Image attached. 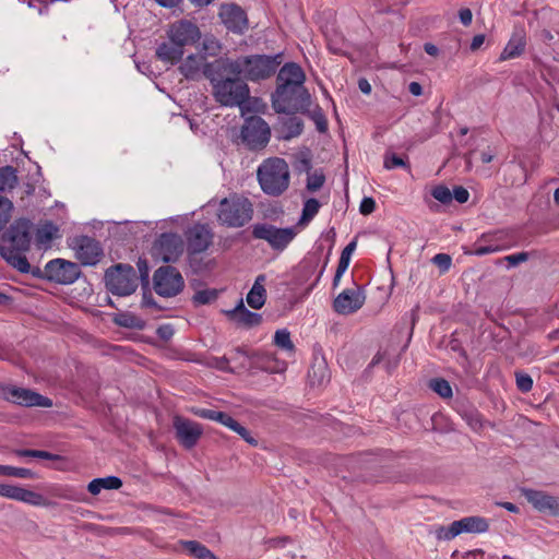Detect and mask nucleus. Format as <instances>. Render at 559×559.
Instances as JSON below:
<instances>
[{
  "label": "nucleus",
  "mask_w": 559,
  "mask_h": 559,
  "mask_svg": "<svg viewBox=\"0 0 559 559\" xmlns=\"http://www.w3.org/2000/svg\"><path fill=\"white\" fill-rule=\"evenodd\" d=\"M469 192L462 186H457L453 189L452 199H455L459 203H465L468 201Z\"/></svg>",
  "instance_id": "57"
},
{
  "label": "nucleus",
  "mask_w": 559,
  "mask_h": 559,
  "mask_svg": "<svg viewBox=\"0 0 559 559\" xmlns=\"http://www.w3.org/2000/svg\"><path fill=\"white\" fill-rule=\"evenodd\" d=\"M358 87L361 91V93H364L366 95H369L371 93V85L367 79H364V78L359 79Z\"/></svg>",
  "instance_id": "64"
},
{
  "label": "nucleus",
  "mask_w": 559,
  "mask_h": 559,
  "mask_svg": "<svg viewBox=\"0 0 559 559\" xmlns=\"http://www.w3.org/2000/svg\"><path fill=\"white\" fill-rule=\"evenodd\" d=\"M204 57L200 55H190L180 64V72L190 80H194L200 76L201 70L204 71Z\"/></svg>",
  "instance_id": "27"
},
{
  "label": "nucleus",
  "mask_w": 559,
  "mask_h": 559,
  "mask_svg": "<svg viewBox=\"0 0 559 559\" xmlns=\"http://www.w3.org/2000/svg\"><path fill=\"white\" fill-rule=\"evenodd\" d=\"M0 475L19 477V478H34L35 473L28 468L13 467L9 465H0Z\"/></svg>",
  "instance_id": "37"
},
{
  "label": "nucleus",
  "mask_w": 559,
  "mask_h": 559,
  "mask_svg": "<svg viewBox=\"0 0 559 559\" xmlns=\"http://www.w3.org/2000/svg\"><path fill=\"white\" fill-rule=\"evenodd\" d=\"M459 17L464 26H468L472 23L473 13L468 8H464L460 10Z\"/></svg>",
  "instance_id": "62"
},
{
  "label": "nucleus",
  "mask_w": 559,
  "mask_h": 559,
  "mask_svg": "<svg viewBox=\"0 0 559 559\" xmlns=\"http://www.w3.org/2000/svg\"><path fill=\"white\" fill-rule=\"evenodd\" d=\"M272 106L280 114L305 112L310 106V94L305 87L304 93H301L297 88L289 86L282 95L280 87H276L272 96Z\"/></svg>",
  "instance_id": "8"
},
{
  "label": "nucleus",
  "mask_w": 559,
  "mask_h": 559,
  "mask_svg": "<svg viewBox=\"0 0 559 559\" xmlns=\"http://www.w3.org/2000/svg\"><path fill=\"white\" fill-rule=\"evenodd\" d=\"M72 248L75 258L83 265H96L103 257V249L99 242L87 236H80L73 240Z\"/></svg>",
  "instance_id": "15"
},
{
  "label": "nucleus",
  "mask_w": 559,
  "mask_h": 559,
  "mask_svg": "<svg viewBox=\"0 0 559 559\" xmlns=\"http://www.w3.org/2000/svg\"><path fill=\"white\" fill-rule=\"evenodd\" d=\"M15 454L23 457H35L51 461H58L61 459V456L58 454H53L41 450H16Z\"/></svg>",
  "instance_id": "41"
},
{
  "label": "nucleus",
  "mask_w": 559,
  "mask_h": 559,
  "mask_svg": "<svg viewBox=\"0 0 559 559\" xmlns=\"http://www.w3.org/2000/svg\"><path fill=\"white\" fill-rule=\"evenodd\" d=\"M325 177L322 171H314L313 174H308L307 178V189L311 192L318 191L324 185Z\"/></svg>",
  "instance_id": "45"
},
{
  "label": "nucleus",
  "mask_w": 559,
  "mask_h": 559,
  "mask_svg": "<svg viewBox=\"0 0 559 559\" xmlns=\"http://www.w3.org/2000/svg\"><path fill=\"white\" fill-rule=\"evenodd\" d=\"M525 46L526 40L524 34L514 33L502 50L499 60L506 61L521 56L525 50Z\"/></svg>",
  "instance_id": "26"
},
{
  "label": "nucleus",
  "mask_w": 559,
  "mask_h": 559,
  "mask_svg": "<svg viewBox=\"0 0 559 559\" xmlns=\"http://www.w3.org/2000/svg\"><path fill=\"white\" fill-rule=\"evenodd\" d=\"M59 229L51 222H47L37 228L35 239L38 246H47L57 237Z\"/></svg>",
  "instance_id": "30"
},
{
  "label": "nucleus",
  "mask_w": 559,
  "mask_h": 559,
  "mask_svg": "<svg viewBox=\"0 0 559 559\" xmlns=\"http://www.w3.org/2000/svg\"><path fill=\"white\" fill-rule=\"evenodd\" d=\"M153 285L156 294L162 297L177 296L185 287L180 272L170 265L158 267L153 275Z\"/></svg>",
  "instance_id": "9"
},
{
  "label": "nucleus",
  "mask_w": 559,
  "mask_h": 559,
  "mask_svg": "<svg viewBox=\"0 0 559 559\" xmlns=\"http://www.w3.org/2000/svg\"><path fill=\"white\" fill-rule=\"evenodd\" d=\"M308 378L311 385H323L329 381L326 366L324 364H319L318 366L312 367L308 373Z\"/></svg>",
  "instance_id": "36"
},
{
  "label": "nucleus",
  "mask_w": 559,
  "mask_h": 559,
  "mask_svg": "<svg viewBox=\"0 0 559 559\" xmlns=\"http://www.w3.org/2000/svg\"><path fill=\"white\" fill-rule=\"evenodd\" d=\"M522 493L536 510L554 515L559 514V498L533 489H523Z\"/></svg>",
  "instance_id": "21"
},
{
  "label": "nucleus",
  "mask_w": 559,
  "mask_h": 559,
  "mask_svg": "<svg viewBox=\"0 0 559 559\" xmlns=\"http://www.w3.org/2000/svg\"><path fill=\"white\" fill-rule=\"evenodd\" d=\"M252 204L246 198L223 199L218 209V221L229 227H241L252 218Z\"/></svg>",
  "instance_id": "5"
},
{
  "label": "nucleus",
  "mask_w": 559,
  "mask_h": 559,
  "mask_svg": "<svg viewBox=\"0 0 559 559\" xmlns=\"http://www.w3.org/2000/svg\"><path fill=\"white\" fill-rule=\"evenodd\" d=\"M429 388L443 399H449L453 394L450 383L441 378L430 380Z\"/></svg>",
  "instance_id": "38"
},
{
  "label": "nucleus",
  "mask_w": 559,
  "mask_h": 559,
  "mask_svg": "<svg viewBox=\"0 0 559 559\" xmlns=\"http://www.w3.org/2000/svg\"><path fill=\"white\" fill-rule=\"evenodd\" d=\"M183 52L185 51L182 47L167 37V40L163 41L157 47L155 53L160 61L175 64L181 60Z\"/></svg>",
  "instance_id": "24"
},
{
  "label": "nucleus",
  "mask_w": 559,
  "mask_h": 559,
  "mask_svg": "<svg viewBox=\"0 0 559 559\" xmlns=\"http://www.w3.org/2000/svg\"><path fill=\"white\" fill-rule=\"evenodd\" d=\"M167 37L185 49L186 46L194 45L200 40L201 32L194 23L180 20L169 26Z\"/></svg>",
  "instance_id": "17"
},
{
  "label": "nucleus",
  "mask_w": 559,
  "mask_h": 559,
  "mask_svg": "<svg viewBox=\"0 0 559 559\" xmlns=\"http://www.w3.org/2000/svg\"><path fill=\"white\" fill-rule=\"evenodd\" d=\"M17 185L16 169L12 166L0 167V191H11Z\"/></svg>",
  "instance_id": "32"
},
{
  "label": "nucleus",
  "mask_w": 559,
  "mask_h": 559,
  "mask_svg": "<svg viewBox=\"0 0 559 559\" xmlns=\"http://www.w3.org/2000/svg\"><path fill=\"white\" fill-rule=\"evenodd\" d=\"M13 203L4 197H0V231L4 229L11 219Z\"/></svg>",
  "instance_id": "39"
},
{
  "label": "nucleus",
  "mask_w": 559,
  "mask_h": 559,
  "mask_svg": "<svg viewBox=\"0 0 559 559\" xmlns=\"http://www.w3.org/2000/svg\"><path fill=\"white\" fill-rule=\"evenodd\" d=\"M431 195L442 204H449L452 201V192L443 185L435 187L431 191Z\"/></svg>",
  "instance_id": "46"
},
{
  "label": "nucleus",
  "mask_w": 559,
  "mask_h": 559,
  "mask_svg": "<svg viewBox=\"0 0 559 559\" xmlns=\"http://www.w3.org/2000/svg\"><path fill=\"white\" fill-rule=\"evenodd\" d=\"M376 209V202L372 198L365 197L359 205V212L362 215H369L371 214Z\"/></svg>",
  "instance_id": "55"
},
{
  "label": "nucleus",
  "mask_w": 559,
  "mask_h": 559,
  "mask_svg": "<svg viewBox=\"0 0 559 559\" xmlns=\"http://www.w3.org/2000/svg\"><path fill=\"white\" fill-rule=\"evenodd\" d=\"M432 263L437 265L442 273L450 270L452 264V259L449 254L438 253L432 258Z\"/></svg>",
  "instance_id": "51"
},
{
  "label": "nucleus",
  "mask_w": 559,
  "mask_h": 559,
  "mask_svg": "<svg viewBox=\"0 0 559 559\" xmlns=\"http://www.w3.org/2000/svg\"><path fill=\"white\" fill-rule=\"evenodd\" d=\"M502 249H503L502 247L496 246V245H487V246L476 245L475 249L472 253L475 255H485V254H489V253H493V252H499Z\"/></svg>",
  "instance_id": "54"
},
{
  "label": "nucleus",
  "mask_w": 559,
  "mask_h": 559,
  "mask_svg": "<svg viewBox=\"0 0 559 559\" xmlns=\"http://www.w3.org/2000/svg\"><path fill=\"white\" fill-rule=\"evenodd\" d=\"M305 79V73L297 63L289 62L284 64L277 74V87H280V93L283 95L289 86L304 93Z\"/></svg>",
  "instance_id": "18"
},
{
  "label": "nucleus",
  "mask_w": 559,
  "mask_h": 559,
  "mask_svg": "<svg viewBox=\"0 0 559 559\" xmlns=\"http://www.w3.org/2000/svg\"><path fill=\"white\" fill-rule=\"evenodd\" d=\"M226 314L230 320L242 328L257 326L262 321L261 314L248 310L242 299L239 300L238 305L233 310L226 311Z\"/></svg>",
  "instance_id": "23"
},
{
  "label": "nucleus",
  "mask_w": 559,
  "mask_h": 559,
  "mask_svg": "<svg viewBox=\"0 0 559 559\" xmlns=\"http://www.w3.org/2000/svg\"><path fill=\"white\" fill-rule=\"evenodd\" d=\"M365 299L366 297L360 286L347 288L335 297L333 309L338 314H352L364 306Z\"/></svg>",
  "instance_id": "16"
},
{
  "label": "nucleus",
  "mask_w": 559,
  "mask_h": 559,
  "mask_svg": "<svg viewBox=\"0 0 559 559\" xmlns=\"http://www.w3.org/2000/svg\"><path fill=\"white\" fill-rule=\"evenodd\" d=\"M266 290L264 286H252L247 295V302L253 309H260L265 304Z\"/></svg>",
  "instance_id": "34"
},
{
  "label": "nucleus",
  "mask_w": 559,
  "mask_h": 559,
  "mask_svg": "<svg viewBox=\"0 0 559 559\" xmlns=\"http://www.w3.org/2000/svg\"><path fill=\"white\" fill-rule=\"evenodd\" d=\"M218 411L207 409V408H197L193 409V414L205 419L214 420L216 419V414Z\"/></svg>",
  "instance_id": "60"
},
{
  "label": "nucleus",
  "mask_w": 559,
  "mask_h": 559,
  "mask_svg": "<svg viewBox=\"0 0 559 559\" xmlns=\"http://www.w3.org/2000/svg\"><path fill=\"white\" fill-rule=\"evenodd\" d=\"M185 548L198 559H218L207 547L197 540L185 542Z\"/></svg>",
  "instance_id": "33"
},
{
  "label": "nucleus",
  "mask_w": 559,
  "mask_h": 559,
  "mask_svg": "<svg viewBox=\"0 0 559 559\" xmlns=\"http://www.w3.org/2000/svg\"><path fill=\"white\" fill-rule=\"evenodd\" d=\"M185 242L176 233H163L153 243L152 252L163 262H176L183 253Z\"/></svg>",
  "instance_id": "10"
},
{
  "label": "nucleus",
  "mask_w": 559,
  "mask_h": 559,
  "mask_svg": "<svg viewBox=\"0 0 559 559\" xmlns=\"http://www.w3.org/2000/svg\"><path fill=\"white\" fill-rule=\"evenodd\" d=\"M495 156H496V152L489 147L487 151H484L481 153L480 159L484 164H488V163L492 162Z\"/></svg>",
  "instance_id": "63"
},
{
  "label": "nucleus",
  "mask_w": 559,
  "mask_h": 559,
  "mask_svg": "<svg viewBox=\"0 0 559 559\" xmlns=\"http://www.w3.org/2000/svg\"><path fill=\"white\" fill-rule=\"evenodd\" d=\"M3 396L5 400L22 406H52V402L50 399L43 396L39 393L32 391L29 389L17 388L13 385L5 386L3 388Z\"/></svg>",
  "instance_id": "13"
},
{
  "label": "nucleus",
  "mask_w": 559,
  "mask_h": 559,
  "mask_svg": "<svg viewBox=\"0 0 559 559\" xmlns=\"http://www.w3.org/2000/svg\"><path fill=\"white\" fill-rule=\"evenodd\" d=\"M174 429L179 443L186 449H192L203 435L200 424L181 416L174 417Z\"/></svg>",
  "instance_id": "14"
},
{
  "label": "nucleus",
  "mask_w": 559,
  "mask_h": 559,
  "mask_svg": "<svg viewBox=\"0 0 559 559\" xmlns=\"http://www.w3.org/2000/svg\"><path fill=\"white\" fill-rule=\"evenodd\" d=\"M283 135L284 140H289L301 134L304 130V123L300 118L287 117L283 121Z\"/></svg>",
  "instance_id": "31"
},
{
  "label": "nucleus",
  "mask_w": 559,
  "mask_h": 559,
  "mask_svg": "<svg viewBox=\"0 0 559 559\" xmlns=\"http://www.w3.org/2000/svg\"><path fill=\"white\" fill-rule=\"evenodd\" d=\"M239 139L250 151H261L270 142L271 128L269 123L259 116L247 117L240 128Z\"/></svg>",
  "instance_id": "6"
},
{
  "label": "nucleus",
  "mask_w": 559,
  "mask_h": 559,
  "mask_svg": "<svg viewBox=\"0 0 559 559\" xmlns=\"http://www.w3.org/2000/svg\"><path fill=\"white\" fill-rule=\"evenodd\" d=\"M221 44L219 41L211 36V37H205L204 40H203V50L205 51L206 55L209 56H216L221 51Z\"/></svg>",
  "instance_id": "48"
},
{
  "label": "nucleus",
  "mask_w": 559,
  "mask_h": 559,
  "mask_svg": "<svg viewBox=\"0 0 559 559\" xmlns=\"http://www.w3.org/2000/svg\"><path fill=\"white\" fill-rule=\"evenodd\" d=\"M219 17L224 25L234 33H243L248 27L246 12L237 4H224L219 10Z\"/></svg>",
  "instance_id": "20"
},
{
  "label": "nucleus",
  "mask_w": 559,
  "mask_h": 559,
  "mask_svg": "<svg viewBox=\"0 0 559 559\" xmlns=\"http://www.w3.org/2000/svg\"><path fill=\"white\" fill-rule=\"evenodd\" d=\"M174 333L175 331L171 324L160 325L156 331V334L163 341H169L173 337Z\"/></svg>",
  "instance_id": "58"
},
{
  "label": "nucleus",
  "mask_w": 559,
  "mask_h": 559,
  "mask_svg": "<svg viewBox=\"0 0 559 559\" xmlns=\"http://www.w3.org/2000/svg\"><path fill=\"white\" fill-rule=\"evenodd\" d=\"M274 343L277 347L293 352L294 344L290 340V333L287 330H277L274 336Z\"/></svg>",
  "instance_id": "42"
},
{
  "label": "nucleus",
  "mask_w": 559,
  "mask_h": 559,
  "mask_svg": "<svg viewBox=\"0 0 559 559\" xmlns=\"http://www.w3.org/2000/svg\"><path fill=\"white\" fill-rule=\"evenodd\" d=\"M528 259V254L526 252H519L515 254L504 257V260L511 265L515 266L519 263L525 262Z\"/></svg>",
  "instance_id": "59"
},
{
  "label": "nucleus",
  "mask_w": 559,
  "mask_h": 559,
  "mask_svg": "<svg viewBox=\"0 0 559 559\" xmlns=\"http://www.w3.org/2000/svg\"><path fill=\"white\" fill-rule=\"evenodd\" d=\"M213 233L205 224H195L187 233L188 251L191 254L202 253L212 245Z\"/></svg>",
  "instance_id": "19"
},
{
  "label": "nucleus",
  "mask_w": 559,
  "mask_h": 559,
  "mask_svg": "<svg viewBox=\"0 0 559 559\" xmlns=\"http://www.w3.org/2000/svg\"><path fill=\"white\" fill-rule=\"evenodd\" d=\"M406 166H407L406 162L402 157H400L395 154L386 155L384 158V167L386 169H393L395 167H406Z\"/></svg>",
  "instance_id": "52"
},
{
  "label": "nucleus",
  "mask_w": 559,
  "mask_h": 559,
  "mask_svg": "<svg viewBox=\"0 0 559 559\" xmlns=\"http://www.w3.org/2000/svg\"><path fill=\"white\" fill-rule=\"evenodd\" d=\"M456 523V526H459L460 534H481L488 532L489 530L488 520L478 515L465 516L461 520H457Z\"/></svg>",
  "instance_id": "25"
},
{
  "label": "nucleus",
  "mask_w": 559,
  "mask_h": 559,
  "mask_svg": "<svg viewBox=\"0 0 559 559\" xmlns=\"http://www.w3.org/2000/svg\"><path fill=\"white\" fill-rule=\"evenodd\" d=\"M311 119L314 121L317 130L321 133L328 130V121L320 108H317L310 114Z\"/></svg>",
  "instance_id": "50"
},
{
  "label": "nucleus",
  "mask_w": 559,
  "mask_h": 559,
  "mask_svg": "<svg viewBox=\"0 0 559 559\" xmlns=\"http://www.w3.org/2000/svg\"><path fill=\"white\" fill-rule=\"evenodd\" d=\"M295 168L298 173L309 174L311 169L310 158L306 154H301L296 160Z\"/></svg>",
  "instance_id": "53"
},
{
  "label": "nucleus",
  "mask_w": 559,
  "mask_h": 559,
  "mask_svg": "<svg viewBox=\"0 0 559 559\" xmlns=\"http://www.w3.org/2000/svg\"><path fill=\"white\" fill-rule=\"evenodd\" d=\"M107 289L117 296H128L135 292L138 277L131 265L117 264L105 273Z\"/></svg>",
  "instance_id": "7"
},
{
  "label": "nucleus",
  "mask_w": 559,
  "mask_h": 559,
  "mask_svg": "<svg viewBox=\"0 0 559 559\" xmlns=\"http://www.w3.org/2000/svg\"><path fill=\"white\" fill-rule=\"evenodd\" d=\"M257 179L265 194L282 195L288 189L290 181L287 162L281 157L264 159L257 169Z\"/></svg>",
  "instance_id": "4"
},
{
  "label": "nucleus",
  "mask_w": 559,
  "mask_h": 559,
  "mask_svg": "<svg viewBox=\"0 0 559 559\" xmlns=\"http://www.w3.org/2000/svg\"><path fill=\"white\" fill-rule=\"evenodd\" d=\"M320 203L317 199H308L302 209L301 222L311 221L319 212Z\"/></svg>",
  "instance_id": "43"
},
{
  "label": "nucleus",
  "mask_w": 559,
  "mask_h": 559,
  "mask_svg": "<svg viewBox=\"0 0 559 559\" xmlns=\"http://www.w3.org/2000/svg\"><path fill=\"white\" fill-rule=\"evenodd\" d=\"M235 420L230 415L224 412H217L215 421L222 424L223 426L230 428Z\"/></svg>",
  "instance_id": "61"
},
{
  "label": "nucleus",
  "mask_w": 559,
  "mask_h": 559,
  "mask_svg": "<svg viewBox=\"0 0 559 559\" xmlns=\"http://www.w3.org/2000/svg\"><path fill=\"white\" fill-rule=\"evenodd\" d=\"M0 496L33 506L43 504V496L19 486L0 484Z\"/></svg>",
  "instance_id": "22"
},
{
  "label": "nucleus",
  "mask_w": 559,
  "mask_h": 559,
  "mask_svg": "<svg viewBox=\"0 0 559 559\" xmlns=\"http://www.w3.org/2000/svg\"><path fill=\"white\" fill-rule=\"evenodd\" d=\"M44 274L50 282L69 285L80 277L81 270L75 262L64 259H55L45 265Z\"/></svg>",
  "instance_id": "11"
},
{
  "label": "nucleus",
  "mask_w": 559,
  "mask_h": 559,
  "mask_svg": "<svg viewBox=\"0 0 559 559\" xmlns=\"http://www.w3.org/2000/svg\"><path fill=\"white\" fill-rule=\"evenodd\" d=\"M356 245H357L356 240H353L343 249V251L341 253V257H340V260H338L336 272H335V275H334V278H333V287H337L338 286V284L341 282L342 275L348 269V265H349V262H350V257H352L353 252L356 249Z\"/></svg>",
  "instance_id": "28"
},
{
  "label": "nucleus",
  "mask_w": 559,
  "mask_h": 559,
  "mask_svg": "<svg viewBox=\"0 0 559 559\" xmlns=\"http://www.w3.org/2000/svg\"><path fill=\"white\" fill-rule=\"evenodd\" d=\"M217 298V292L215 289H203L197 292L193 297L192 301L195 305H207L212 301L216 300Z\"/></svg>",
  "instance_id": "44"
},
{
  "label": "nucleus",
  "mask_w": 559,
  "mask_h": 559,
  "mask_svg": "<svg viewBox=\"0 0 559 559\" xmlns=\"http://www.w3.org/2000/svg\"><path fill=\"white\" fill-rule=\"evenodd\" d=\"M116 323L123 328L142 330L145 326L144 320L132 313H120L116 318Z\"/></svg>",
  "instance_id": "35"
},
{
  "label": "nucleus",
  "mask_w": 559,
  "mask_h": 559,
  "mask_svg": "<svg viewBox=\"0 0 559 559\" xmlns=\"http://www.w3.org/2000/svg\"><path fill=\"white\" fill-rule=\"evenodd\" d=\"M33 224L27 218H19L2 235L1 257L22 273H28L31 265L24 255L31 248Z\"/></svg>",
  "instance_id": "2"
},
{
  "label": "nucleus",
  "mask_w": 559,
  "mask_h": 559,
  "mask_svg": "<svg viewBox=\"0 0 559 559\" xmlns=\"http://www.w3.org/2000/svg\"><path fill=\"white\" fill-rule=\"evenodd\" d=\"M255 239L265 240L273 249L283 250L294 239V228H277L270 224H255L252 228Z\"/></svg>",
  "instance_id": "12"
},
{
  "label": "nucleus",
  "mask_w": 559,
  "mask_h": 559,
  "mask_svg": "<svg viewBox=\"0 0 559 559\" xmlns=\"http://www.w3.org/2000/svg\"><path fill=\"white\" fill-rule=\"evenodd\" d=\"M282 61V53L250 55L229 59V68L247 81L259 82L274 75Z\"/></svg>",
  "instance_id": "3"
},
{
  "label": "nucleus",
  "mask_w": 559,
  "mask_h": 559,
  "mask_svg": "<svg viewBox=\"0 0 559 559\" xmlns=\"http://www.w3.org/2000/svg\"><path fill=\"white\" fill-rule=\"evenodd\" d=\"M122 486V481L120 478L116 476H108L104 478H95L93 479L88 486L87 490L92 495H98L102 489H119Z\"/></svg>",
  "instance_id": "29"
},
{
  "label": "nucleus",
  "mask_w": 559,
  "mask_h": 559,
  "mask_svg": "<svg viewBox=\"0 0 559 559\" xmlns=\"http://www.w3.org/2000/svg\"><path fill=\"white\" fill-rule=\"evenodd\" d=\"M515 380L518 389L522 392H530L533 388V379L530 374L523 372H515Z\"/></svg>",
  "instance_id": "49"
},
{
  "label": "nucleus",
  "mask_w": 559,
  "mask_h": 559,
  "mask_svg": "<svg viewBox=\"0 0 559 559\" xmlns=\"http://www.w3.org/2000/svg\"><path fill=\"white\" fill-rule=\"evenodd\" d=\"M210 365L223 371H231L229 359L225 356L212 358Z\"/></svg>",
  "instance_id": "56"
},
{
  "label": "nucleus",
  "mask_w": 559,
  "mask_h": 559,
  "mask_svg": "<svg viewBox=\"0 0 559 559\" xmlns=\"http://www.w3.org/2000/svg\"><path fill=\"white\" fill-rule=\"evenodd\" d=\"M230 430L235 431L237 435H239L246 442H248L250 445L257 447L258 440L253 438L249 430L240 425L237 420H235V424L231 425L229 428Z\"/></svg>",
  "instance_id": "47"
},
{
  "label": "nucleus",
  "mask_w": 559,
  "mask_h": 559,
  "mask_svg": "<svg viewBox=\"0 0 559 559\" xmlns=\"http://www.w3.org/2000/svg\"><path fill=\"white\" fill-rule=\"evenodd\" d=\"M229 58H218L205 64L203 74L210 81L214 99L225 107H239L250 97V88L236 71L229 68Z\"/></svg>",
  "instance_id": "1"
},
{
  "label": "nucleus",
  "mask_w": 559,
  "mask_h": 559,
  "mask_svg": "<svg viewBox=\"0 0 559 559\" xmlns=\"http://www.w3.org/2000/svg\"><path fill=\"white\" fill-rule=\"evenodd\" d=\"M456 521H453L449 526H439L436 530V537L440 540H451L460 535Z\"/></svg>",
  "instance_id": "40"
}]
</instances>
